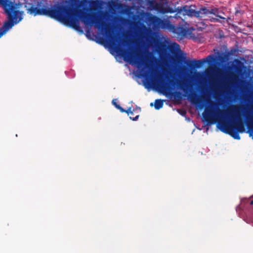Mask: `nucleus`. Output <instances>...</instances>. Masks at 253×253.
Instances as JSON below:
<instances>
[{"label": "nucleus", "mask_w": 253, "mask_h": 253, "mask_svg": "<svg viewBox=\"0 0 253 253\" xmlns=\"http://www.w3.org/2000/svg\"><path fill=\"white\" fill-rule=\"evenodd\" d=\"M174 10H175V12H177V14L183 16L187 15L189 17L194 16L198 18H202L212 14L221 19H225L224 17L219 15V9L215 7L208 9L206 7H202L199 10H195L192 8V6L185 5L181 7L178 6Z\"/></svg>", "instance_id": "obj_4"}, {"label": "nucleus", "mask_w": 253, "mask_h": 253, "mask_svg": "<svg viewBox=\"0 0 253 253\" xmlns=\"http://www.w3.org/2000/svg\"><path fill=\"white\" fill-rule=\"evenodd\" d=\"M149 21L155 26L163 28H168L171 25L168 19H162L160 17L153 15H151L149 17Z\"/></svg>", "instance_id": "obj_9"}, {"label": "nucleus", "mask_w": 253, "mask_h": 253, "mask_svg": "<svg viewBox=\"0 0 253 253\" xmlns=\"http://www.w3.org/2000/svg\"><path fill=\"white\" fill-rule=\"evenodd\" d=\"M164 105V100L162 99H156L155 101V108L156 110H159L163 107Z\"/></svg>", "instance_id": "obj_13"}, {"label": "nucleus", "mask_w": 253, "mask_h": 253, "mask_svg": "<svg viewBox=\"0 0 253 253\" xmlns=\"http://www.w3.org/2000/svg\"><path fill=\"white\" fill-rule=\"evenodd\" d=\"M150 105L152 106L153 105V103H151L150 104Z\"/></svg>", "instance_id": "obj_33"}, {"label": "nucleus", "mask_w": 253, "mask_h": 253, "mask_svg": "<svg viewBox=\"0 0 253 253\" xmlns=\"http://www.w3.org/2000/svg\"><path fill=\"white\" fill-rule=\"evenodd\" d=\"M126 43V41H123V43H124V45H125V44H125Z\"/></svg>", "instance_id": "obj_29"}, {"label": "nucleus", "mask_w": 253, "mask_h": 253, "mask_svg": "<svg viewBox=\"0 0 253 253\" xmlns=\"http://www.w3.org/2000/svg\"><path fill=\"white\" fill-rule=\"evenodd\" d=\"M69 2H70L71 3L74 4L76 2H79L80 3V5H82L83 4V0H68Z\"/></svg>", "instance_id": "obj_16"}, {"label": "nucleus", "mask_w": 253, "mask_h": 253, "mask_svg": "<svg viewBox=\"0 0 253 253\" xmlns=\"http://www.w3.org/2000/svg\"><path fill=\"white\" fill-rule=\"evenodd\" d=\"M173 45L175 47V48H179V45L178 44L176 43H174L173 44Z\"/></svg>", "instance_id": "obj_22"}, {"label": "nucleus", "mask_w": 253, "mask_h": 253, "mask_svg": "<svg viewBox=\"0 0 253 253\" xmlns=\"http://www.w3.org/2000/svg\"><path fill=\"white\" fill-rule=\"evenodd\" d=\"M90 17L91 16L88 14L83 15L82 16V22L86 25L91 26L94 24L98 30H105L109 39L110 46L119 55L122 57L125 61L136 64L138 68L143 65H145L146 67H149L147 64L142 59L143 55L141 53L140 54L138 52H135L131 50L129 51L127 49L122 48L119 45L121 37L117 35H113L112 29L105 22L97 18L91 20Z\"/></svg>", "instance_id": "obj_2"}, {"label": "nucleus", "mask_w": 253, "mask_h": 253, "mask_svg": "<svg viewBox=\"0 0 253 253\" xmlns=\"http://www.w3.org/2000/svg\"><path fill=\"white\" fill-rule=\"evenodd\" d=\"M155 81L157 86L164 91H168L175 85V82L173 80H170L167 82L161 77H157Z\"/></svg>", "instance_id": "obj_10"}, {"label": "nucleus", "mask_w": 253, "mask_h": 253, "mask_svg": "<svg viewBox=\"0 0 253 253\" xmlns=\"http://www.w3.org/2000/svg\"><path fill=\"white\" fill-rule=\"evenodd\" d=\"M167 0H160L159 2H156V11L162 14L173 13L175 10L169 6H168Z\"/></svg>", "instance_id": "obj_8"}, {"label": "nucleus", "mask_w": 253, "mask_h": 253, "mask_svg": "<svg viewBox=\"0 0 253 253\" xmlns=\"http://www.w3.org/2000/svg\"><path fill=\"white\" fill-rule=\"evenodd\" d=\"M247 123L249 126L250 125H253V117H249L248 115L246 116Z\"/></svg>", "instance_id": "obj_15"}, {"label": "nucleus", "mask_w": 253, "mask_h": 253, "mask_svg": "<svg viewBox=\"0 0 253 253\" xmlns=\"http://www.w3.org/2000/svg\"><path fill=\"white\" fill-rule=\"evenodd\" d=\"M117 109L119 110L122 113H124L126 111V110L122 108L120 105L117 106Z\"/></svg>", "instance_id": "obj_19"}, {"label": "nucleus", "mask_w": 253, "mask_h": 253, "mask_svg": "<svg viewBox=\"0 0 253 253\" xmlns=\"http://www.w3.org/2000/svg\"><path fill=\"white\" fill-rule=\"evenodd\" d=\"M185 32H186V31H185V29L183 28V36H184V35H185Z\"/></svg>", "instance_id": "obj_26"}, {"label": "nucleus", "mask_w": 253, "mask_h": 253, "mask_svg": "<svg viewBox=\"0 0 253 253\" xmlns=\"http://www.w3.org/2000/svg\"><path fill=\"white\" fill-rule=\"evenodd\" d=\"M29 10L31 14H34V15L48 16L70 26L76 30H79L80 28L76 15L72 10L66 6H59L56 8H38L32 6Z\"/></svg>", "instance_id": "obj_3"}, {"label": "nucleus", "mask_w": 253, "mask_h": 253, "mask_svg": "<svg viewBox=\"0 0 253 253\" xmlns=\"http://www.w3.org/2000/svg\"><path fill=\"white\" fill-rule=\"evenodd\" d=\"M112 104H113L114 106H115V107H116V108H117V106H120V105H119V104H117V102H116V99H113V100H112Z\"/></svg>", "instance_id": "obj_20"}, {"label": "nucleus", "mask_w": 253, "mask_h": 253, "mask_svg": "<svg viewBox=\"0 0 253 253\" xmlns=\"http://www.w3.org/2000/svg\"><path fill=\"white\" fill-rule=\"evenodd\" d=\"M201 98L210 105L206 107L203 113V117L208 124L211 125L218 122L219 128L223 132L228 134L235 139H240L239 133L245 131L244 122L241 118L240 110L242 107L239 105H232L228 110H213L215 103L206 96Z\"/></svg>", "instance_id": "obj_1"}, {"label": "nucleus", "mask_w": 253, "mask_h": 253, "mask_svg": "<svg viewBox=\"0 0 253 253\" xmlns=\"http://www.w3.org/2000/svg\"><path fill=\"white\" fill-rule=\"evenodd\" d=\"M215 58L214 56L212 54L208 55L206 58H203L201 60H196L193 59L192 60H188L186 59L185 55L180 56L177 60L179 63L184 62L190 69H194L196 68H200L205 63H210L214 61Z\"/></svg>", "instance_id": "obj_6"}, {"label": "nucleus", "mask_w": 253, "mask_h": 253, "mask_svg": "<svg viewBox=\"0 0 253 253\" xmlns=\"http://www.w3.org/2000/svg\"><path fill=\"white\" fill-rule=\"evenodd\" d=\"M210 21L211 22H220L221 21L218 18H211L210 19Z\"/></svg>", "instance_id": "obj_18"}, {"label": "nucleus", "mask_w": 253, "mask_h": 253, "mask_svg": "<svg viewBox=\"0 0 253 253\" xmlns=\"http://www.w3.org/2000/svg\"><path fill=\"white\" fill-rule=\"evenodd\" d=\"M225 19L224 20H226V22L227 23L229 22V20H230V18L228 17V18H225V17H224Z\"/></svg>", "instance_id": "obj_23"}, {"label": "nucleus", "mask_w": 253, "mask_h": 253, "mask_svg": "<svg viewBox=\"0 0 253 253\" xmlns=\"http://www.w3.org/2000/svg\"><path fill=\"white\" fill-rule=\"evenodd\" d=\"M234 68H236V69H237V66L234 65Z\"/></svg>", "instance_id": "obj_30"}, {"label": "nucleus", "mask_w": 253, "mask_h": 253, "mask_svg": "<svg viewBox=\"0 0 253 253\" xmlns=\"http://www.w3.org/2000/svg\"><path fill=\"white\" fill-rule=\"evenodd\" d=\"M249 204L250 205H253V200H252V197L249 198H242L241 200V204L240 206L241 208L245 207L247 204Z\"/></svg>", "instance_id": "obj_12"}, {"label": "nucleus", "mask_w": 253, "mask_h": 253, "mask_svg": "<svg viewBox=\"0 0 253 253\" xmlns=\"http://www.w3.org/2000/svg\"><path fill=\"white\" fill-rule=\"evenodd\" d=\"M196 74H197V75H200V73H198H198H197Z\"/></svg>", "instance_id": "obj_32"}, {"label": "nucleus", "mask_w": 253, "mask_h": 253, "mask_svg": "<svg viewBox=\"0 0 253 253\" xmlns=\"http://www.w3.org/2000/svg\"><path fill=\"white\" fill-rule=\"evenodd\" d=\"M146 73H144V74H142V75H141V76H143V77H144V76H145V75H146Z\"/></svg>", "instance_id": "obj_28"}, {"label": "nucleus", "mask_w": 253, "mask_h": 253, "mask_svg": "<svg viewBox=\"0 0 253 253\" xmlns=\"http://www.w3.org/2000/svg\"><path fill=\"white\" fill-rule=\"evenodd\" d=\"M235 61L236 62V63L237 64H241V62L239 60H238V59H236Z\"/></svg>", "instance_id": "obj_25"}, {"label": "nucleus", "mask_w": 253, "mask_h": 253, "mask_svg": "<svg viewBox=\"0 0 253 253\" xmlns=\"http://www.w3.org/2000/svg\"><path fill=\"white\" fill-rule=\"evenodd\" d=\"M134 115H135V116L136 115V113H134L132 115H129V116L133 117V116H134Z\"/></svg>", "instance_id": "obj_27"}, {"label": "nucleus", "mask_w": 253, "mask_h": 253, "mask_svg": "<svg viewBox=\"0 0 253 253\" xmlns=\"http://www.w3.org/2000/svg\"><path fill=\"white\" fill-rule=\"evenodd\" d=\"M178 86L187 95L191 103L198 105L200 109L204 107V104H201L200 96L196 92H189V90L187 88V85L185 82H179Z\"/></svg>", "instance_id": "obj_7"}, {"label": "nucleus", "mask_w": 253, "mask_h": 253, "mask_svg": "<svg viewBox=\"0 0 253 253\" xmlns=\"http://www.w3.org/2000/svg\"><path fill=\"white\" fill-rule=\"evenodd\" d=\"M181 95V93L180 92H176L174 94V98L175 100H181V97L179 95Z\"/></svg>", "instance_id": "obj_17"}, {"label": "nucleus", "mask_w": 253, "mask_h": 253, "mask_svg": "<svg viewBox=\"0 0 253 253\" xmlns=\"http://www.w3.org/2000/svg\"><path fill=\"white\" fill-rule=\"evenodd\" d=\"M144 71V69H142L141 71L143 72Z\"/></svg>", "instance_id": "obj_31"}, {"label": "nucleus", "mask_w": 253, "mask_h": 253, "mask_svg": "<svg viewBox=\"0 0 253 253\" xmlns=\"http://www.w3.org/2000/svg\"><path fill=\"white\" fill-rule=\"evenodd\" d=\"M156 2V0H148L147 1V4L151 9L155 10Z\"/></svg>", "instance_id": "obj_14"}, {"label": "nucleus", "mask_w": 253, "mask_h": 253, "mask_svg": "<svg viewBox=\"0 0 253 253\" xmlns=\"http://www.w3.org/2000/svg\"><path fill=\"white\" fill-rule=\"evenodd\" d=\"M84 0V1L86 2V0Z\"/></svg>", "instance_id": "obj_34"}, {"label": "nucleus", "mask_w": 253, "mask_h": 253, "mask_svg": "<svg viewBox=\"0 0 253 253\" xmlns=\"http://www.w3.org/2000/svg\"><path fill=\"white\" fill-rule=\"evenodd\" d=\"M180 114L182 115H184L186 114V112L185 111H182L181 113H180Z\"/></svg>", "instance_id": "obj_24"}, {"label": "nucleus", "mask_w": 253, "mask_h": 253, "mask_svg": "<svg viewBox=\"0 0 253 253\" xmlns=\"http://www.w3.org/2000/svg\"><path fill=\"white\" fill-rule=\"evenodd\" d=\"M140 112L141 108L139 107H136L133 110H131V107L128 108L127 110H126L125 113H126L128 116L132 115L134 113H136V115L135 117L129 116L130 120L135 121L137 120L139 118Z\"/></svg>", "instance_id": "obj_11"}, {"label": "nucleus", "mask_w": 253, "mask_h": 253, "mask_svg": "<svg viewBox=\"0 0 253 253\" xmlns=\"http://www.w3.org/2000/svg\"><path fill=\"white\" fill-rule=\"evenodd\" d=\"M5 12L8 17V21L4 22L2 27L0 28V38L4 35L14 25L20 20L17 21L19 11L15 10L14 5L11 3L5 4L4 6Z\"/></svg>", "instance_id": "obj_5"}, {"label": "nucleus", "mask_w": 253, "mask_h": 253, "mask_svg": "<svg viewBox=\"0 0 253 253\" xmlns=\"http://www.w3.org/2000/svg\"><path fill=\"white\" fill-rule=\"evenodd\" d=\"M243 12L242 10L239 9H236L235 11V15H237L238 14H243Z\"/></svg>", "instance_id": "obj_21"}]
</instances>
